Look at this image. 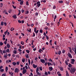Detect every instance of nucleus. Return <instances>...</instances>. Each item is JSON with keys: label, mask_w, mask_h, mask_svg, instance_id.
Instances as JSON below:
<instances>
[{"label": "nucleus", "mask_w": 76, "mask_h": 76, "mask_svg": "<svg viewBox=\"0 0 76 76\" xmlns=\"http://www.w3.org/2000/svg\"><path fill=\"white\" fill-rule=\"evenodd\" d=\"M13 53L14 54H16L17 53V51L16 50H14Z\"/></svg>", "instance_id": "26"}, {"label": "nucleus", "mask_w": 76, "mask_h": 76, "mask_svg": "<svg viewBox=\"0 0 76 76\" xmlns=\"http://www.w3.org/2000/svg\"><path fill=\"white\" fill-rule=\"evenodd\" d=\"M9 74H10L11 76H13V73L12 72H9Z\"/></svg>", "instance_id": "30"}, {"label": "nucleus", "mask_w": 76, "mask_h": 76, "mask_svg": "<svg viewBox=\"0 0 76 76\" xmlns=\"http://www.w3.org/2000/svg\"><path fill=\"white\" fill-rule=\"evenodd\" d=\"M18 51H19L20 52L22 51V50L20 49H18Z\"/></svg>", "instance_id": "55"}, {"label": "nucleus", "mask_w": 76, "mask_h": 76, "mask_svg": "<svg viewBox=\"0 0 76 76\" xmlns=\"http://www.w3.org/2000/svg\"><path fill=\"white\" fill-rule=\"evenodd\" d=\"M47 26H50V24L48 23L47 24Z\"/></svg>", "instance_id": "57"}, {"label": "nucleus", "mask_w": 76, "mask_h": 76, "mask_svg": "<svg viewBox=\"0 0 76 76\" xmlns=\"http://www.w3.org/2000/svg\"><path fill=\"white\" fill-rule=\"evenodd\" d=\"M58 2L60 3H63V1H59Z\"/></svg>", "instance_id": "36"}, {"label": "nucleus", "mask_w": 76, "mask_h": 76, "mask_svg": "<svg viewBox=\"0 0 76 76\" xmlns=\"http://www.w3.org/2000/svg\"><path fill=\"white\" fill-rule=\"evenodd\" d=\"M3 53H4V54H5V53H6V51H4V50H3Z\"/></svg>", "instance_id": "62"}, {"label": "nucleus", "mask_w": 76, "mask_h": 76, "mask_svg": "<svg viewBox=\"0 0 76 76\" xmlns=\"http://www.w3.org/2000/svg\"><path fill=\"white\" fill-rule=\"evenodd\" d=\"M28 31L29 32H31V28H29V30H28Z\"/></svg>", "instance_id": "44"}, {"label": "nucleus", "mask_w": 76, "mask_h": 76, "mask_svg": "<svg viewBox=\"0 0 76 76\" xmlns=\"http://www.w3.org/2000/svg\"><path fill=\"white\" fill-rule=\"evenodd\" d=\"M66 20H68V21H69V18H66Z\"/></svg>", "instance_id": "63"}, {"label": "nucleus", "mask_w": 76, "mask_h": 76, "mask_svg": "<svg viewBox=\"0 0 76 76\" xmlns=\"http://www.w3.org/2000/svg\"><path fill=\"white\" fill-rule=\"evenodd\" d=\"M3 4H2V3L0 4V7H3Z\"/></svg>", "instance_id": "25"}, {"label": "nucleus", "mask_w": 76, "mask_h": 76, "mask_svg": "<svg viewBox=\"0 0 76 76\" xmlns=\"http://www.w3.org/2000/svg\"><path fill=\"white\" fill-rule=\"evenodd\" d=\"M65 50H63L62 51V53H63V54H64V53H65Z\"/></svg>", "instance_id": "46"}, {"label": "nucleus", "mask_w": 76, "mask_h": 76, "mask_svg": "<svg viewBox=\"0 0 76 76\" xmlns=\"http://www.w3.org/2000/svg\"><path fill=\"white\" fill-rule=\"evenodd\" d=\"M61 53V51H59V52L58 53V54H59V55H60V54Z\"/></svg>", "instance_id": "43"}, {"label": "nucleus", "mask_w": 76, "mask_h": 76, "mask_svg": "<svg viewBox=\"0 0 76 76\" xmlns=\"http://www.w3.org/2000/svg\"><path fill=\"white\" fill-rule=\"evenodd\" d=\"M33 67L34 68H36V67H37V65H35V64H33Z\"/></svg>", "instance_id": "16"}, {"label": "nucleus", "mask_w": 76, "mask_h": 76, "mask_svg": "<svg viewBox=\"0 0 76 76\" xmlns=\"http://www.w3.org/2000/svg\"><path fill=\"white\" fill-rule=\"evenodd\" d=\"M68 56L69 57L71 58H72V56L71 54H70V53H68Z\"/></svg>", "instance_id": "6"}, {"label": "nucleus", "mask_w": 76, "mask_h": 76, "mask_svg": "<svg viewBox=\"0 0 76 76\" xmlns=\"http://www.w3.org/2000/svg\"><path fill=\"white\" fill-rule=\"evenodd\" d=\"M7 39H6L5 40V41L4 42V43L5 45H6V44L7 43Z\"/></svg>", "instance_id": "13"}, {"label": "nucleus", "mask_w": 76, "mask_h": 76, "mask_svg": "<svg viewBox=\"0 0 76 76\" xmlns=\"http://www.w3.org/2000/svg\"><path fill=\"white\" fill-rule=\"evenodd\" d=\"M0 71L1 72H4V69H2L0 70Z\"/></svg>", "instance_id": "38"}, {"label": "nucleus", "mask_w": 76, "mask_h": 76, "mask_svg": "<svg viewBox=\"0 0 76 76\" xmlns=\"http://www.w3.org/2000/svg\"><path fill=\"white\" fill-rule=\"evenodd\" d=\"M66 76H69V73H68V72L67 71H66Z\"/></svg>", "instance_id": "19"}, {"label": "nucleus", "mask_w": 76, "mask_h": 76, "mask_svg": "<svg viewBox=\"0 0 76 76\" xmlns=\"http://www.w3.org/2000/svg\"><path fill=\"white\" fill-rule=\"evenodd\" d=\"M15 57H17V58H19V55H16Z\"/></svg>", "instance_id": "42"}, {"label": "nucleus", "mask_w": 76, "mask_h": 76, "mask_svg": "<svg viewBox=\"0 0 76 76\" xmlns=\"http://www.w3.org/2000/svg\"><path fill=\"white\" fill-rule=\"evenodd\" d=\"M26 51L27 52V53H29V50H26Z\"/></svg>", "instance_id": "48"}, {"label": "nucleus", "mask_w": 76, "mask_h": 76, "mask_svg": "<svg viewBox=\"0 0 76 76\" xmlns=\"http://www.w3.org/2000/svg\"><path fill=\"white\" fill-rule=\"evenodd\" d=\"M40 61L42 62V63H44L45 61V60L44 59H40Z\"/></svg>", "instance_id": "9"}, {"label": "nucleus", "mask_w": 76, "mask_h": 76, "mask_svg": "<svg viewBox=\"0 0 76 76\" xmlns=\"http://www.w3.org/2000/svg\"><path fill=\"white\" fill-rule=\"evenodd\" d=\"M48 60L49 61H52V62H53V61H52V60H51V58L48 59Z\"/></svg>", "instance_id": "58"}, {"label": "nucleus", "mask_w": 76, "mask_h": 76, "mask_svg": "<svg viewBox=\"0 0 76 76\" xmlns=\"http://www.w3.org/2000/svg\"><path fill=\"white\" fill-rule=\"evenodd\" d=\"M56 8V5H54L53 7V9H55Z\"/></svg>", "instance_id": "47"}, {"label": "nucleus", "mask_w": 76, "mask_h": 76, "mask_svg": "<svg viewBox=\"0 0 76 76\" xmlns=\"http://www.w3.org/2000/svg\"><path fill=\"white\" fill-rule=\"evenodd\" d=\"M37 74L38 75H39V76H41V74L39 73L38 72H36Z\"/></svg>", "instance_id": "27"}, {"label": "nucleus", "mask_w": 76, "mask_h": 76, "mask_svg": "<svg viewBox=\"0 0 76 76\" xmlns=\"http://www.w3.org/2000/svg\"><path fill=\"white\" fill-rule=\"evenodd\" d=\"M65 63L66 65H68V62H67V61H65Z\"/></svg>", "instance_id": "33"}, {"label": "nucleus", "mask_w": 76, "mask_h": 76, "mask_svg": "<svg viewBox=\"0 0 76 76\" xmlns=\"http://www.w3.org/2000/svg\"><path fill=\"white\" fill-rule=\"evenodd\" d=\"M18 23H22L21 21L20 20H18Z\"/></svg>", "instance_id": "52"}, {"label": "nucleus", "mask_w": 76, "mask_h": 76, "mask_svg": "<svg viewBox=\"0 0 76 76\" xmlns=\"http://www.w3.org/2000/svg\"><path fill=\"white\" fill-rule=\"evenodd\" d=\"M0 45L1 46H2L3 45V43H2L1 42H0Z\"/></svg>", "instance_id": "35"}, {"label": "nucleus", "mask_w": 76, "mask_h": 76, "mask_svg": "<svg viewBox=\"0 0 76 76\" xmlns=\"http://www.w3.org/2000/svg\"><path fill=\"white\" fill-rule=\"evenodd\" d=\"M20 63V62H17V65H19V64Z\"/></svg>", "instance_id": "53"}, {"label": "nucleus", "mask_w": 76, "mask_h": 76, "mask_svg": "<svg viewBox=\"0 0 76 76\" xmlns=\"http://www.w3.org/2000/svg\"><path fill=\"white\" fill-rule=\"evenodd\" d=\"M58 76H61V74H58Z\"/></svg>", "instance_id": "64"}, {"label": "nucleus", "mask_w": 76, "mask_h": 76, "mask_svg": "<svg viewBox=\"0 0 76 76\" xmlns=\"http://www.w3.org/2000/svg\"><path fill=\"white\" fill-rule=\"evenodd\" d=\"M14 29H15V28H11V31H13V30H14Z\"/></svg>", "instance_id": "39"}, {"label": "nucleus", "mask_w": 76, "mask_h": 76, "mask_svg": "<svg viewBox=\"0 0 76 76\" xmlns=\"http://www.w3.org/2000/svg\"><path fill=\"white\" fill-rule=\"evenodd\" d=\"M49 69L50 71H52V70H53V67L50 66L49 68Z\"/></svg>", "instance_id": "10"}, {"label": "nucleus", "mask_w": 76, "mask_h": 76, "mask_svg": "<svg viewBox=\"0 0 76 76\" xmlns=\"http://www.w3.org/2000/svg\"><path fill=\"white\" fill-rule=\"evenodd\" d=\"M51 63L50 62H48L47 63V64H48V66H51L50 64H51Z\"/></svg>", "instance_id": "40"}, {"label": "nucleus", "mask_w": 76, "mask_h": 76, "mask_svg": "<svg viewBox=\"0 0 76 76\" xmlns=\"http://www.w3.org/2000/svg\"><path fill=\"white\" fill-rule=\"evenodd\" d=\"M21 44L23 45H24V42L23 41H21Z\"/></svg>", "instance_id": "37"}, {"label": "nucleus", "mask_w": 76, "mask_h": 76, "mask_svg": "<svg viewBox=\"0 0 76 76\" xmlns=\"http://www.w3.org/2000/svg\"><path fill=\"white\" fill-rule=\"evenodd\" d=\"M12 6L13 7V8L15 9L16 8V7L14 6V5H12Z\"/></svg>", "instance_id": "59"}, {"label": "nucleus", "mask_w": 76, "mask_h": 76, "mask_svg": "<svg viewBox=\"0 0 76 76\" xmlns=\"http://www.w3.org/2000/svg\"><path fill=\"white\" fill-rule=\"evenodd\" d=\"M39 70V68L37 67L36 71V72H38Z\"/></svg>", "instance_id": "29"}, {"label": "nucleus", "mask_w": 76, "mask_h": 76, "mask_svg": "<svg viewBox=\"0 0 76 76\" xmlns=\"http://www.w3.org/2000/svg\"><path fill=\"white\" fill-rule=\"evenodd\" d=\"M38 13L36 12V13L35 15L36 16H38Z\"/></svg>", "instance_id": "60"}, {"label": "nucleus", "mask_w": 76, "mask_h": 76, "mask_svg": "<svg viewBox=\"0 0 76 76\" xmlns=\"http://www.w3.org/2000/svg\"><path fill=\"white\" fill-rule=\"evenodd\" d=\"M6 72H7V70H8V67H7V66H6Z\"/></svg>", "instance_id": "31"}, {"label": "nucleus", "mask_w": 76, "mask_h": 76, "mask_svg": "<svg viewBox=\"0 0 76 76\" xmlns=\"http://www.w3.org/2000/svg\"><path fill=\"white\" fill-rule=\"evenodd\" d=\"M26 57L27 58H29V56L28 54H27L26 55Z\"/></svg>", "instance_id": "23"}, {"label": "nucleus", "mask_w": 76, "mask_h": 76, "mask_svg": "<svg viewBox=\"0 0 76 76\" xmlns=\"http://www.w3.org/2000/svg\"><path fill=\"white\" fill-rule=\"evenodd\" d=\"M45 75H48V73H47V72H45Z\"/></svg>", "instance_id": "41"}, {"label": "nucleus", "mask_w": 76, "mask_h": 76, "mask_svg": "<svg viewBox=\"0 0 76 76\" xmlns=\"http://www.w3.org/2000/svg\"><path fill=\"white\" fill-rule=\"evenodd\" d=\"M42 32H43V31H42V29H41L40 30H39V32L40 33H42Z\"/></svg>", "instance_id": "34"}, {"label": "nucleus", "mask_w": 76, "mask_h": 76, "mask_svg": "<svg viewBox=\"0 0 76 76\" xmlns=\"http://www.w3.org/2000/svg\"><path fill=\"white\" fill-rule=\"evenodd\" d=\"M7 45L8 48H9L10 47V45H9V43H7Z\"/></svg>", "instance_id": "12"}, {"label": "nucleus", "mask_w": 76, "mask_h": 76, "mask_svg": "<svg viewBox=\"0 0 76 76\" xmlns=\"http://www.w3.org/2000/svg\"><path fill=\"white\" fill-rule=\"evenodd\" d=\"M71 71L70 70L71 73H75V71H76V69L72 67L71 68Z\"/></svg>", "instance_id": "1"}, {"label": "nucleus", "mask_w": 76, "mask_h": 76, "mask_svg": "<svg viewBox=\"0 0 76 76\" xmlns=\"http://www.w3.org/2000/svg\"><path fill=\"white\" fill-rule=\"evenodd\" d=\"M12 64L14 65V66H15L16 64V62H12Z\"/></svg>", "instance_id": "22"}, {"label": "nucleus", "mask_w": 76, "mask_h": 76, "mask_svg": "<svg viewBox=\"0 0 76 76\" xmlns=\"http://www.w3.org/2000/svg\"><path fill=\"white\" fill-rule=\"evenodd\" d=\"M12 17L13 18H14V19H16V18H17L16 15H13L12 16Z\"/></svg>", "instance_id": "20"}, {"label": "nucleus", "mask_w": 76, "mask_h": 76, "mask_svg": "<svg viewBox=\"0 0 76 76\" xmlns=\"http://www.w3.org/2000/svg\"><path fill=\"white\" fill-rule=\"evenodd\" d=\"M23 1H21L20 3V5H22L23 4Z\"/></svg>", "instance_id": "15"}, {"label": "nucleus", "mask_w": 76, "mask_h": 76, "mask_svg": "<svg viewBox=\"0 0 76 76\" xmlns=\"http://www.w3.org/2000/svg\"><path fill=\"white\" fill-rule=\"evenodd\" d=\"M68 66V67H69L71 68V67H72V64H69Z\"/></svg>", "instance_id": "14"}, {"label": "nucleus", "mask_w": 76, "mask_h": 76, "mask_svg": "<svg viewBox=\"0 0 76 76\" xmlns=\"http://www.w3.org/2000/svg\"><path fill=\"white\" fill-rule=\"evenodd\" d=\"M46 39L47 40H48L49 39V37H48V36H46Z\"/></svg>", "instance_id": "45"}, {"label": "nucleus", "mask_w": 76, "mask_h": 76, "mask_svg": "<svg viewBox=\"0 0 76 76\" xmlns=\"http://www.w3.org/2000/svg\"><path fill=\"white\" fill-rule=\"evenodd\" d=\"M39 69L40 70L42 71V66H40L39 67Z\"/></svg>", "instance_id": "21"}, {"label": "nucleus", "mask_w": 76, "mask_h": 76, "mask_svg": "<svg viewBox=\"0 0 76 76\" xmlns=\"http://www.w3.org/2000/svg\"><path fill=\"white\" fill-rule=\"evenodd\" d=\"M25 67H26V69H28V66H26H26H25Z\"/></svg>", "instance_id": "61"}, {"label": "nucleus", "mask_w": 76, "mask_h": 76, "mask_svg": "<svg viewBox=\"0 0 76 76\" xmlns=\"http://www.w3.org/2000/svg\"><path fill=\"white\" fill-rule=\"evenodd\" d=\"M28 63L29 64H31V61H30V59H28Z\"/></svg>", "instance_id": "50"}, {"label": "nucleus", "mask_w": 76, "mask_h": 76, "mask_svg": "<svg viewBox=\"0 0 76 76\" xmlns=\"http://www.w3.org/2000/svg\"><path fill=\"white\" fill-rule=\"evenodd\" d=\"M39 53H42V52H43V50L41 49H39Z\"/></svg>", "instance_id": "17"}, {"label": "nucleus", "mask_w": 76, "mask_h": 76, "mask_svg": "<svg viewBox=\"0 0 76 76\" xmlns=\"http://www.w3.org/2000/svg\"><path fill=\"white\" fill-rule=\"evenodd\" d=\"M20 70L18 69V68H16L15 71V73H18V72H19Z\"/></svg>", "instance_id": "4"}, {"label": "nucleus", "mask_w": 76, "mask_h": 76, "mask_svg": "<svg viewBox=\"0 0 76 76\" xmlns=\"http://www.w3.org/2000/svg\"><path fill=\"white\" fill-rule=\"evenodd\" d=\"M8 12H9V13H11V12H12V10H11V9L9 10Z\"/></svg>", "instance_id": "49"}, {"label": "nucleus", "mask_w": 76, "mask_h": 76, "mask_svg": "<svg viewBox=\"0 0 76 76\" xmlns=\"http://www.w3.org/2000/svg\"><path fill=\"white\" fill-rule=\"evenodd\" d=\"M75 60L74 59H71V63L72 64H73L74 63Z\"/></svg>", "instance_id": "3"}, {"label": "nucleus", "mask_w": 76, "mask_h": 76, "mask_svg": "<svg viewBox=\"0 0 76 76\" xmlns=\"http://www.w3.org/2000/svg\"><path fill=\"white\" fill-rule=\"evenodd\" d=\"M2 76H6V74H3L2 75Z\"/></svg>", "instance_id": "54"}, {"label": "nucleus", "mask_w": 76, "mask_h": 76, "mask_svg": "<svg viewBox=\"0 0 76 76\" xmlns=\"http://www.w3.org/2000/svg\"><path fill=\"white\" fill-rule=\"evenodd\" d=\"M22 61L23 63H24V62H25V58H23L22 59Z\"/></svg>", "instance_id": "18"}, {"label": "nucleus", "mask_w": 76, "mask_h": 76, "mask_svg": "<svg viewBox=\"0 0 76 76\" xmlns=\"http://www.w3.org/2000/svg\"><path fill=\"white\" fill-rule=\"evenodd\" d=\"M3 25H4V24L3 23V22H1V25L2 26H3Z\"/></svg>", "instance_id": "56"}, {"label": "nucleus", "mask_w": 76, "mask_h": 76, "mask_svg": "<svg viewBox=\"0 0 76 76\" xmlns=\"http://www.w3.org/2000/svg\"><path fill=\"white\" fill-rule=\"evenodd\" d=\"M74 49L75 50L74 51L75 53V52H76V47L74 48Z\"/></svg>", "instance_id": "51"}, {"label": "nucleus", "mask_w": 76, "mask_h": 76, "mask_svg": "<svg viewBox=\"0 0 76 76\" xmlns=\"http://www.w3.org/2000/svg\"><path fill=\"white\" fill-rule=\"evenodd\" d=\"M37 6L38 7H39L40 6H41V4H40V2L39 1H37Z\"/></svg>", "instance_id": "5"}, {"label": "nucleus", "mask_w": 76, "mask_h": 76, "mask_svg": "<svg viewBox=\"0 0 76 76\" xmlns=\"http://www.w3.org/2000/svg\"><path fill=\"white\" fill-rule=\"evenodd\" d=\"M26 5H27V6L29 5V2L27 1L26 3Z\"/></svg>", "instance_id": "32"}, {"label": "nucleus", "mask_w": 76, "mask_h": 76, "mask_svg": "<svg viewBox=\"0 0 76 76\" xmlns=\"http://www.w3.org/2000/svg\"><path fill=\"white\" fill-rule=\"evenodd\" d=\"M34 32H35V33L36 34V35H37V34L38 33V32L39 31V30H37V28H34Z\"/></svg>", "instance_id": "2"}, {"label": "nucleus", "mask_w": 76, "mask_h": 76, "mask_svg": "<svg viewBox=\"0 0 76 76\" xmlns=\"http://www.w3.org/2000/svg\"><path fill=\"white\" fill-rule=\"evenodd\" d=\"M26 69H25L24 70H23L22 71L23 74L25 75V73H26Z\"/></svg>", "instance_id": "7"}, {"label": "nucleus", "mask_w": 76, "mask_h": 76, "mask_svg": "<svg viewBox=\"0 0 76 76\" xmlns=\"http://www.w3.org/2000/svg\"><path fill=\"white\" fill-rule=\"evenodd\" d=\"M4 57L6 59V58H7V57L8 56V54H4Z\"/></svg>", "instance_id": "8"}, {"label": "nucleus", "mask_w": 76, "mask_h": 76, "mask_svg": "<svg viewBox=\"0 0 76 76\" xmlns=\"http://www.w3.org/2000/svg\"><path fill=\"white\" fill-rule=\"evenodd\" d=\"M59 69H60L61 70V71H63V68L62 67H60L59 68Z\"/></svg>", "instance_id": "28"}, {"label": "nucleus", "mask_w": 76, "mask_h": 76, "mask_svg": "<svg viewBox=\"0 0 76 76\" xmlns=\"http://www.w3.org/2000/svg\"><path fill=\"white\" fill-rule=\"evenodd\" d=\"M10 52V50L9 49H7V50H6V52H7V53H9Z\"/></svg>", "instance_id": "24"}, {"label": "nucleus", "mask_w": 76, "mask_h": 76, "mask_svg": "<svg viewBox=\"0 0 76 76\" xmlns=\"http://www.w3.org/2000/svg\"><path fill=\"white\" fill-rule=\"evenodd\" d=\"M25 15H27V14H28L29 13V11L28 10H27L25 12Z\"/></svg>", "instance_id": "11"}]
</instances>
